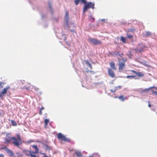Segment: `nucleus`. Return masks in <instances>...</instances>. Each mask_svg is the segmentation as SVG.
I'll return each instance as SVG.
<instances>
[{
    "label": "nucleus",
    "instance_id": "1",
    "mask_svg": "<svg viewBox=\"0 0 157 157\" xmlns=\"http://www.w3.org/2000/svg\"><path fill=\"white\" fill-rule=\"evenodd\" d=\"M17 138L14 136L8 137L6 138L4 140V143L9 144L12 143V144L16 147H19L22 144L21 139L19 133L16 135Z\"/></svg>",
    "mask_w": 157,
    "mask_h": 157
},
{
    "label": "nucleus",
    "instance_id": "2",
    "mask_svg": "<svg viewBox=\"0 0 157 157\" xmlns=\"http://www.w3.org/2000/svg\"><path fill=\"white\" fill-rule=\"evenodd\" d=\"M131 71L136 75L138 78H137V76L135 75H127L126 77V78H133L135 79H140V78H142L144 76V74L141 72H136L133 70H131Z\"/></svg>",
    "mask_w": 157,
    "mask_h": 157
},
{
    "label": "nucleus",
    "instance_id": "3",
    "mask_svg": "<svg viewBox=\"0 0 157 157\" xmlns=\"http://www.w3.org/2000/svg\"><path fill=\"white\" fill-rule=\"evenodd\" d=\"M118 60L119 61L118 69L120 71H121L123 70L125 67V63L127 61V59L124 58L121 59L119 58Z\"/></svg>",
    "mask_w": 157,
    "mask_h": 157
},
{
    "label": "nucleus",
    "instance_id": "4",
    "mask_svg": "<svg viewBox=\"0 0 157 157\" xmlns=\"http://www.w3.org/2000/svg\"><path fill=\"white\" fill-rule=\"evenodd\" d=\"M57 138L58 140L62 141L69 142L71 141L69 138H67L64 135L61 133H58L57 135Z\"/></svg>",
    "mask_w": 157,
    "mask_h": 157
},
{
    "label": "nucleus",
    "instance_id": "5",
    "mask_svg": "<svg viewBox=\"0 0 157 157\" xmlns=\"http://www.w3.org/2000/svg\"><path fill=\"white\" fill-rule=\"evenodd\" d=\"M94 4L91 2L86 3L84 6L83 9V13H85L86 11L89 9L92 8L94 9Z\"/></svg>",
    "mask_w": 157,
    "mask_h": 157
},
{
    "label": "nucleus",
    "instance_id": "6",
    "mask_svg": "<svg viewBox=\"0 0 157 157\" xmlns=\"http://www.w3.org/2000/svg\"><path fill=\"white\" fill-rule=\"evenodd\" d=\"M88 40L90 43L94 45H100L102 44V42L100 40H98L97 39L90 38H89Z\"/></svg>",
    "mask_w": 157,
    "mask_h": 157
},
{
    "label": "nucleus",
    "instance_id": "7",
    "mask_svg": "<svg viewBox=\"0 0 157 157\" xmlns=\"http://www.w3.org/2000/svg\"><path fill=\"white\" fill-rule=\"evenodd\" d=\"M147 48V47L145 45L143 44H140L138 46L136 50V52H143L144 50Z\"/></svg>",
    "mask_w": 157,
    "mask_h": 157
},
{
    "label": "nucleus",
    "instance_id": "8",
    "mask_svg": "<svg viewBox=\"0 0 157 157\" xmlns=\"http://www.w3.org/2000/svg\"><path fill=\"white\" fill-rule=\"evenodd\" d=\"M36 151H29V154L28 155H29L31 157H39L38 156H37L36 154L38 153L39 149L38 148H35Z\"/></svg>",
    "mask_w": 157,
    "mask_h": 157
},
{
    "label": "nucleus",
    "instance_id": "9",
    "mask_svg": "<svg viewBox=\"0 0 157 157\" xmlns=\"http://www.w3.org/2000/svg\"><path fill=\"white\" fill-rule=\"evenodd\" d=\"M108 74L109 76L112 78H114L115 75L114 72L110 68H108Z\"/></svg>",
    "mask_w": 157,
    "mask_h": 157
},
{
    "label": "nucleus",
    "instance_id": "10",
    "mask_svg": "<svg viewBox=\"0 0 157 157\" xmlns=\"http://www.w3.org/2000/svg\"><path fill=\"white\" fill-rule=\"evenodd\" d=\"M121 87L122 86H115L113 88L111 89L110 91L112 93H115L117 90L121 89Z\"/></svg>",
    "mask_w": 157,
    "mask_h": 157
},
{
    "label": "nucleus",
    "instance_id": "11",
    "mask_svg": "<svg viewBox=\"0 0 157 157\" xmlns=\"http://www.w3.org/2000/svg\"><path fill=\"white\" fill-rule=\"evenodd\" d=\"M109 64L110 67L112 69L114 70H116L117 68L115 66V64L114 61L111 62Z\"/></svg>",
    "mask_w": 157,
    "mask_h": 157
},
{
    "label": "nucleus",
    "instance_id": "12",
    "mask_svg": "<svg viewBox=\"0 0 157 157\" xmlns=\"http://www.w3.org/2000/svg\"><path fill=\"white\" fill-rule=\"evenodd\" d=\"M81 1L84 4H85L87 2L85 0H75V2L76 5H77L79 2Z\"/></svg>",
    "mask_w": 157,
    "mask_h": 157
},
{
    "label": "nucleus",
    "instance_id": "13",
    "mask_svg": "<svg viewBox=\"0 0 157 157\" xmlns=\"http://www.w3.org/2000/svg\"><path fill=\"white\" fill-rule=\"evenodd\" d=\"M128 98L127 97H124V95H121L118 97V98L121 101H124V100Z\"/></svg>",
    "mask_w": 157,
    "mask_h": 157
},
{
    "label": "nucleus",
    "instance_id": "14",
    "mask_svg": "<svg viewBox=\"0 0 157 157\" xmlns=\"http://www.w3.org/2000/svg\"><path fill=\"white\" fill-rule=\"evenodd\" d=\"M9 89H10L9 87H7L4 88L3 90L1 92V94H6L7 93V90Z\"/></svg>",
    "mask_w": 157,
    "mask_h": 157
},
{
    "label": "nucleus",
    "instance_id": "15",
    "mask_svg": "<svg viewBox=\"0 0 157 157\" xmlns=\"http://www.w3.org/2000/svg\"><path fill=\"white\" fill-rule=\"evenodd\" d=\"M75 153L76 155V156L78 157H82V153L78 151H76L75 152Z\"/></svg>",
    "mask_w": 157,
    "mask_h": 157
},
{
    "label": "nucleus",
    "instance_id": "16",
    "mask_svg": "<svg viewBox=\"0 0 157 157\" xmlns=\"http://www.w3.org/2000/svg\"><path fill=\"white\" fill-rule=\"evenodd\" d=\"M86 71H82L84 73H85V72L88 73L89 72H90L92 75H94V74L95 73V72L94 71H89L87 68H86Z\"/></svg>",
    "mask_w": 157,
    "mask_h": 157
},
{
    "label": "nucleus",
    "instance_id": "17",
    "mask_svg": "<svg viewBox=\"0 0 157 157\" xmlns=\"http://www.w3.org/2000/svg\"><path fill=\"white\" fill-rule=\"evenodd\" d=\"M6 151L11 156H13V152L12 151L10 150L9 149H6Z\"/></svg>",
    "mask_w": 157,
    "mask_h": 157
},
{
    "label": "nucleus",
    "instance_id": "18",
    "mask_svg": "<svg viewBox=\"0 0 157 157\" xmlns=\"http://www.w3.org/2000/svg\"><path fill=\"white\" fill-rule=\"evenodd\" d=\"M126 36H127V38H128L129 39H132L133 38V36L132 34H130L128 33H127Z\"/></svg>",
    "mask_w": 157,
    "mask_h": 157
},
{
    "label": "nucleus",
    "instance_id": "19",
    "mask_svg": "<svg viewBox=\"0 0 157 157\" xmlns=\"http://www.w3.org/2000/svg\"><path fill=\"white\" fill-rule=\"evenodd\" d=\"M65 17L67 22L69 19V14L68 12L67 11L66 12V14Z\"/></svg>",
    "mask_w": 157,
    "mask_h": 157
},
{
    "label": "nucleus",
    "instance_id": "20",
    "mask_svg": "<svg viewBox=\"0 0 157 157\" xmlns=\"http://www.w3.org/2000/svg\"><path fill=\"white\" fill-rule=\"evenodd\" d=\"M121 40L124 43H126V39L124 38L123 36H122L121 37Z\"/></svg>",
    "mask_w": 157,
    "mask_h": 157
},
{
    "label": "nucleus",
    "instance_id": "21",
    "mask_svg": "<svg viewBox=\"0 0 157 157\" xmlns=\"http://www.w3.org/2000/svg\"><path fill=\"white\" fill-rule=\"evenodd\" d=\"M11 122L13 126H15L17 125V123L14 120H11Z\"/></svg>",
    "mask_w": 157,
    "mask_h": 157
},
{
    "label": "nucleus",
    "instance_id": "22",
    "mask_svg": "<svg viewBox=\"0 0 157 157\" xmlns=\"http://www.w3.org/2000/svg\"><path fill=\"white\" fill-rule=\"evenodd\" d=\"M49 120L48 119H46L44 120L45 125L47 126L49 122Z\"/></svg>",
    "mask_w": 157,
    "mask_h": 157
},
{
    "label": "nucleus",
    "instance_id": "23",
    "mask_svg": "<svg viewBox=\"0 0 157 157\" xmlns=\"http://www.w3.org/2000/svg\"><path fill=\"white\" fill-rule=\"evenodd\" d=\"M151 35V32H147L146 33L145 35L147 36H149Z\"/></svg>",
    "mask_w": 157,
    "mask_h": 157
},
{
    "label": "nucleus",
    "instance_id": "24",
    "mask_svg": "<svg viewBox=\"0 0 157 157\" xmlns=\"http://www.w3.org/2000/svg\"><path fill=\"white\" fill-rule=\"evenodd\" d=\"M115 55H119L121 57H122L123 56V53L120 54L118 52H117V53L115 54Z\"/></svg>",
    "mask_w": 157,
    "mask_h": 157
},
{
    "label": "nucleus",
    "instance_id": "25",
    "mask_svg": "<svg viewBox=\"0 0 157 157\" xmlns=\"http://www.w3.org/2000/svg\"><path fill=\"white\" fill-rule=\"evenodd\" d=\"M135 31V29H128V32H132L133 31Z\"/></svg>",
    "mask_w": 157,
    "mask_h": 157
},
{
    "label": "nucleus",
    "instance_id": "26",
    "mask_svg": "<svg viewBox=\"0 0 157 157\" xmlns=\"http://www.w3.org/2000/svg\"><path fill=\"white\" fill-rule=\"evenodd\" d=\"M85 62L86 64L88 65V66H89L91 64L89 63V61L88 60H86Z\"/></svg>",
    "mask_w": 157,
    "mask_h": 157
},
{
    "label": "nucleus",
    "instance_id": "27",
    "mask_svg": "<svg viewBox=\"0 0 157 157\" xmlns=\"http://www.w3.org/2000/svg\"><path fill=\"white\" fill-rule=\"evenodd\" d=\"M149 90V88L147 89H144L143 90H142V91L143 92H145V91H148Z\"/></svg>",
    "mask_w": 157,
    "mask_h": 157
},
{
    "label": "nucleus",
    "instance_id": "28",
    "mask_svg": "<svg viewBox=\"0 0 157 157\" xmlns=\"http://www.w3.org/2000/svg\"><path fill=\"white\" fill-rule=\"evenodd\" d=\"M151 92L152 93L155 94L157 95V91H156L153 90H151Z\"/></svg>",
    "mask_w": 157,
    "mask_h": 157
},
{
    "label": "nucleus",
    "instance_id": "29",
    "mask_svg": "<svg viewBox=\"0 0 157 157\" xmlns=\"http://www.w3.org/2000/svg\"><path fill=\"white\" fill-rule=\"evenodd\" d=\"M90 18L93 20V21H94L95 20V18L94 17L92 16H90Z\"/></svg>",
    "mask_w": 157,
    "mask_h": 157
},
{
    "label": "nucleus",
    "instance_id": "30",
    "mask_svg": "<svg viewBox=\"0 0 157 157\" xmlns=\"http://www.w3.org/2000/svg\"><path fill=\"white\" fill-rule=\"evenodd\" d=\"M48 6H49V8H50V9L51 10L52 9V7L51 4V3L50 2H49L48 3Z\"/></svg>",
    "mask_w": 157,
    "mask_h": 157
},
{
    "label": "nucleus",
    "instance_id": "31",
    "mask_svg": "<svg viewBox=\"0 0 157 157\" xmlns=\"http://www.w3.org/2000/svg\"><path fill=\"white\" fill-rule=\"evenodd\" d=\"M42 110H41L40 109V110L39 112V114L40 115H41L42 114Z\"/></svg>",
    "mask_w": 157,
    "mask_h": 157
},
{
    "label": "nucleus",
    "instance_id": "32",
    "mask_svg": "<svg viewBox=\"0 0 157 157\" xmlns=\"http://www.w3.org/2000/svg\"><path fill=\"white\" fill-rule=\"evenodd\" d=\"M41 154L44 155V156L43 157H48L45 153H42Z\"/></svg>",
    "mask_w": 157,
    "mask_h": 157
},
{
    "label": "nucleus",
    "instance_id": "33",
    "mask_svg": "<svg viewBox=\"0 0 157 157\" xmlns=\"http://www.w3.org/2000/svg\"><path fill=\"white\" fill-rule=\"evenodd\" d=\"M155 88V87H154V86H151V87H150L149 88V90L151 89H153V88Z\"/></svg>",
    "mask_w": 157,
    "mask_h": 157
},
{
    "label": "nucleus",
    "instance_id": "34",
    "mask_svg": "<svg viewBox=\"0 0 157 157\" xmlns=\"http://www.w3.org/2000/svg\"><path fill=\"white\" fill-rule=\"evenodd\" d=\"M89 67H90V69H92V66L91 64L89 66Z\"/></svg>",
    "mask_w": 157,
    "mask_h": 157
},
{
    "label": "nucleus",
    "instance_id": "35",
    "mask_svg": "<svg viewBox=\"0 0 157 157\" xmlns=\"http://www.w3.org/2000/svg\"><path fill=\"white\" fill-rule=\"evenodd\" d=\"M34 89L36 90L37 91L39 90V89L36 87H34Z\"/></svg>",
    "mask_w": 157,
    "mask_h": 157
},
{
    "label": "nucleus",
    "instance_id": "36",
    "mask_svg": "<svg viewBox=\"0 0 157 157\" xmlns=\"http://www.w3.org/2000/svg\"><path fill=\"white\" fill-rule=\"evenodd\" d=\"M44 109V108L43 107H42L40 109L42 110Z\"/></svg>",
    "mask_w": 157,
    "mask_h": 157
},
{
    "label": "nucleus",
    "instance_id": "37",
    "mask_svg": "<svg viewBox=\"0 0 157 157\" xmlns=\"http://www.w3.org/2000/svg\"><path fill=\"white\" fill-rule=\"evenodd\" d=\"M0 157H4V156L2 154H0Z\"/></svg>",
    "mask_w": 157,
    "mask_h": 157
},
{
    "label": "nucleus",
    "instance_id": "38",
    "mask_svg": "<svg viewBox=\"0 0 157 157\" xmlns=\"http://www.w3.org/2000/svg\"><path fill=\"white\" fill-rule=\"evenodd\" d=\"M70 30H71V32H74V31H75L74 29H71Z\"/></svg>",
    "mask_w": 157,
    "mask_h": 157
},
{
    "label": "nucleus",
    "instance_id": "39",
    "mask_svg": "<svg viewBox=\"0 0 157 157\" xmlns=\"http://www.w3.org/2000/svg\"><path fill=\"white\" fill-rule=\"evenodd\" d=\"M148 102H149V105H148V106H149V107H151V105H150V104L149 102V101H148Z\"/></svg>",
    "mask_w": 157,
    "mask_h": 157
},
{
    "label": "nucleus",
    "instance_id": "40",
    "mask_svg": "<svg viewBox=\"0 0 157 157\" xmlns=\"http://www.w3.org/2000/svg\"><path fill=\"white\" fill-rule=\"evenodd\" d=\"M32 147H37V145H33Z\"/></svg>",
    "mask_w": 157,
    "mask_h": 157
},
{
    "label": "nucleus",
    "instance_id": "41",
    "mask_svg": "<svg viewBox=\"0 0 157 157\" xmlns=\"http://www.w3.org/2000/svg\"><path fill=\"white\" fill-rule=\"evenodd\" d=\"M67 40V38L66 37H65V38H64V40L66 41Z\"/></svg>",
    "mask_w": 157,
    "mask_h": 157
},
{
    "label": "nucleus",
    "instance_id": "42",
    "mask_svg": "<svg viewBox=\"0 0 157 157\" xmlns=\"http://www.w3.org/2000/svg\"><path fill=\"white\" fill-rule=\"evenodd\" d=\"M93 157V156L91 155V156H89V157Z\"/></svg>",
    "mask_w": 157,
    "mask_h": 157
},
{
    "label": "nucleus",
    "instance_id": "43",
    "mask_svg": "<svg viewBox=\"0 0 157 157\" xmlns=\"http://www.w3.org/2000/svg\"><path fill=\"white\" fill-rule=\"evenodd\" d=\"M6 148V147H5V148H2V149H3V148Z\"/></svg>",
    "mask_w": 157,
    "mask_h": 157
},
{
    "label": "nucleus",
    "instance_id": "44",
    "mask_svg": "<svg viewBox=\"0 0 157 157\" xmlns=\"http://www.w3.org/2000/svg\"><path fill=\"white\" fill-rule=\"evenodd\" d=\"M86 78H87V76H86Z\"/></svg>",
    "mask_w": 157,
    "mask_h": 157
},
{
    "label": "nucleus",
    "instance_id": "45",
    "mask_svg": "<svg viewBox=\"0 0 157 157\" xmlns=\"http://www.w3.org/2000/svg\"><path fill=\"white\" fill-rule=\"evenodd\" d=\"M1 96V95H0V97Z\"/></svg>",
    "mask_w": 157,
    "mask_h": 157
}]
</instances>
